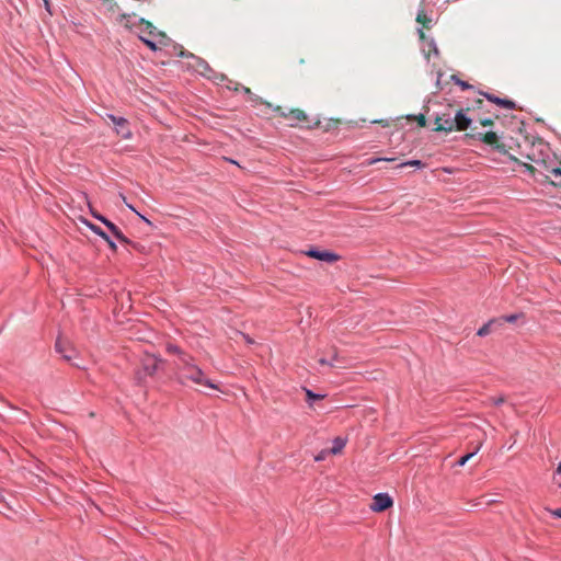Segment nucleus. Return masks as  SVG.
<instances>
[{
  "label": "nucleus",
  "instance_id": "31",
  "mask_svg": "<svg viewBox=\"0 0 561 561\" xmlns=\"http://www.w3.org/2000/svg\"><path fill=\"white\" fill-rule=\"evenodd\" d=\"M551 515L561 518V508L550 510Z\"/></svg>",
  "mask_w": 561,
  "mask_h": 561
},
{
  "label": "nucleus",
  "instance_id": "17",
  "mask_svg": "<svg viewBox=\"0 0 561 561\" xmlns=\"http://www.w3.org/2000/svg\"><path fill=\"white\" fill-rule=\"evenodd\" d=\"M551 178L547 179L546 181L549 182L553 186L561 187V168L559 169H551Z\"/></svg>",
  "mask_w": 561,
  "mask_h": 561
},
{
  "label": "nucleus",
  "instance_id": "19",
  "mask_svg": "<svg viewBox=\"0 0 561 561\" xmlns=\"http://www.w3.org/2000/svg\"><path fill=\"white\" fill-rule=\"evenodd\" d=\"M480 448H481V444H479L472 453L467 454L466 456L461 457L457 461V465L465 466L467 463V461H469L480 450Z\"/></svg>",
  "mask_w": 561,
  "mask_h": 561
},
{
  "label": "nucleus",
  "instance_id": "34",
  "mask_svg": "<svg viewBox=\"0 0 561 561\" xmlns=\"http://www.w3.org/2000/svg\"><path fill=\"white\" fill-rule=\"evenodd\" d=\"M419 36H420V39H422V41H424L426 38V35L423 30H419Z\"/></svg>",
  "mask_w": 561,
  "mask_h": 561
},
{
  "label": "nucleus",
  "instance_id": "33",
  "mask_svg": "<svg viewBox=\"0 0 561 561\" xmlns=\"http://www.w3.org/2000/svg\"><path fill=\"white\" fill-rule=\"evenodd\" d=\"M319 364H320V365H330V366H333V364H332L331 362H329V360H328L327 358H324V357H321V358L319 359Z\"/></svg>",
  "mask_w": 561,
  "mask_h": 561
},
{
  "label": "nucleus",
  "instance_id": "29",
  "mask_svg": "<svg viewBox=\"0 0 561 561\" xmlns=\"http://www.w3.org/2000/svg\"><path fill=\"white\" fill-rule=\"evenodd\" d=\"M480 124L482 126H493L494 122L492 118H484L480 121Z\"/></svg>",
  "mask_w": 561,
  "mask_h": 561
},
{
  "label": "nucleus",
  "instance_id": "40",
  "mask_svg": "<svg viewBox=\"0 0 561 561\" xmlns=\"http://www.w3.org/2000/svg\"><path fill=\"white\" fill-rule=\"evenodd\" d=\"M148 225H151L150 220L146 219L144 216L139 215Z\"/></svg>",
  "mask_w": 561,
  "mask_h": 561
},
{
  "label": "nucleus",
  "instance_id": "1",
  "mask_svg": "<svg viewBox=\"0 0 561 561\" xmlns=\"http://www.w3.org/2000/svg\"><path fill=\"white\" fill-rule=\"evenodd\" d=\"M167 352L175 354L178 359L175 360V378L178 382L183 386L195 385L205 386L210 389L218 390V386L213 383L210 379L206 377L204 371L196 365L195 359L192 355L181 350L178 345L168 343Z\"/></svg>",
  "mask_w": 561,
  "mask_h": 561
},
{
  "label": "nucleus",
  "instance_id": "21",
  "mask_svg": "<svg viewBox=\"0 0 561 561\" xmlns=\"http://www.w3.org/2000/svg\"><path fill=\"white\" fill-rule=\"evenodd\" d=\"M139 37L151 50H157L159 48V46L161 45V44H159V42L158 43L154 42L153 41L154 38H151V37L147 38L144 35H140Z\"/></svg>",
  "mask_w": 561,
  "mask_h": 561
},
{
  "label": "nucleus",
  "instance_id": "4",
  "mask_svg": "<svg viewBox=\"0 0 561 561\" xmlns=\"http://www.w3.org/2000/svg\"><path fill=\"white\" fill-rule=\"evenodd\" d=\"M273 111L286 119L290 127H298L301 123L308 122L307 114L300 108H289L286 111L282 106H275Z\"/></svg>",
  "mask_w": 561,
  "mask_h": 561
},
{
  "label": "nucleus",
  "instance_id": "36",
  "mask_svg": "<svg viewBox=\"0 0 561 561\" xmlns=\"http://www.w3.org/2000/svg\"><path fill=\"white\" fill-rule=\"evenodd\" d=\"M242 337L245 340L247 343L253 342L248 335L242 334Z\"/></svg>",
  "mask_w": 561,
  "mask_h": 561
},
{
  "label": "nucleus",
  "instance_id": "22",
  "mask_svg": "<svg viewBox=\"0 0 561 561\" xmlns=\"http://www.w3.org/2000/svg\"><path fill=\"white\" fill-rule=\"evenodd\" d=\"M408 165L416 167V168L424 167L422 161H420V160H411V161H407V162L400 163L397 168L401 169V168H404V167H408Z\"/></svg>",
  "mask_w": 561,
  "mask_h": 561
},
{
  "label": "nucleus",
  "instance_id": "39",
  "mask_svg": "<svg viewBox=\"0 0 561 561\" xmlns=\"http://www.w3.org/2000/svg\"><path fill=\"white\" fill-rule=\"evenodd\" d=\"M557 473H561V462L557 467Z\"/></svg>",
  "mask_w": 561,
  "mask_h": 561
},
{
  "label": "nucleus",
  "instance_id": "18",
  "mask_svg": "<svg viewBox=\"0 0 561 561\" xmlns=\"http://www.w3.org/2000/svg\"><path fill=\"white\" fill-rule=\"evenodd\" d=\"M416 22L422 24L424 28H431L432 19L426 15L424 10L419 11Z\"/></svg>",
  "mask_w": 561,
  "mask_h": 561
},
{
  "label": "nucleus",
  "instance_id": "23",
  "mask_svg": "<svg viewBox=\"0 0 561 561\" xmlns=\"http://www.w3.org/2000/svg\"><path fill=\"white\" fill-rule=\"evenodd\" d=\"M394 159L393 158H377V159H374V158H370V159H367L366 161H364V165L366 167H369V165H373L375 163H377L378 161H393Z\"/></svg>",
  "mask_w": 561,
  "mask_h": 561
},
{
  "label": "nucleus",
  "instance_id": "13",
  "mask_svg": "<svg viewBox=\"0 0 561 561\" xmlns=\"http://www.w3.org/2000/svg\"><path fill=\"white\" fill-rule=\"evenodd\" d=\"M56 351L62 355V357L66 359V360H71L72 359V353H73V350L70 347V345L68 344V342L66 341H62L60 339L57 340L56 342Z\"/></svg>",
  "mask_w": 561,
  "mask_h": 561
},
{
  "label": "nucleus",
  "instance_id": "37",
  "mask_svg": "<svg viewBox=\"0 0 561 561\" xmlns=\"http://www.w3.org/2000/svg\"><path fill=\"white\" fill-rule=\"evenodd\" d=\"M43 1H44L46 10L49 11V1L48 0H43Z\"/></svg>",
  "mask_w": 561,
  "mask_h": 561
},
{
  "label": "nucleus",
  "instance_id": "5",
  "mask_svg": "<svg viewBox=\"0 0 561 561\" xmlns=\"http://www.w3.org/2000/svg\"><path fill=\"white\" fill-rule=\"evenodd\" d=\"M161 362L162 359L154 355L145 354V356L141 358V370L137 373L138 379L140 380L142 376H153Z\"/></svg>",
  "mask_w": 561,
  "mask_h": 561
},
{
  "label": "nucleus",
  "instance_id": "10",
  "mask_svg": "<svg viewBox=\"0 0 561 561\" xmlns=\"http://www.w3.org/2000/svg\"><path fill=\"white\" fill-rule=\"evenodd\" d=\"M436 127L435 130L437 131H453L455 129V121L454 117L443 115L437 116L435 121Z\"/></svg>",
  "mask_w": 561,
  "mask_h": 561
},
{
  "label": "nucleus",
  "instance_id": "3",
  "mask_svg": "<svg viewBox=\"0 0 561 561\" xmlns=\"http://www.w3.org/2000/svg\"><path fill=\"white\" fill-rule=\"evenodd\" d=\"M470 137H478L482 142L485 145L491 146L495 150H497L501 153L507 154L512 160L517 161V158L514 157L507 149L506 145L501 142L499 140V136L494 131H488V133H478L473 134L472 131L468 134Z\"/></svg>",
  "mask_w": 561,
  "mask_h": 561
},
{
  "label": "nucleus",
  "instance_id": "8",
  "mask_svg": "<svg viewBox=\"0 0 561 561\" xmlns=\"http://www.w3.org/2000/svg\"><path fill=\"white\" fill-rule=\"evenodd\" d=\"M108 119L116 126V133L121 135L123 138L127 139L131 136V131L128 128V123L123 117H116L114 115H108Z\"/></svg>",
  "mask_w": 561,
  "mask_h": 561
},
{
  "label": "nucleus",
  "instance_id": "24",
  "mask_svg": "<svg viewBox=\"0 0 561 561\" xmlns=\"http://www.w3.org/2000/svg\"><path fill=\"white\" fill-rule=\"evenodd\" d=\"M306 396H307V400L308 401H311V400H320L323 398L322 394H317V393H313L311 390H308L306 389Z\"/></svg>",
  "mask_w": 561,
  "mask_h": 561
},
{
  "label": "nucleus",
  "instance_id": "25",
  "mask_svg": "<svg viewBox=\"0 0 561 561\" xmlns=\"http://www.w3.org/2000/svg\"><path fill=\"white\" fill-rule=\"evenodd\" d=\"M328 455H331L330 449H323L314 457V460L322 461L327 458Z\"/></svg>",
  "mask_w": 561,
  "mask_h": 561
},
{
  "label": "nucleus",
  "instance_id": "30",
  "mask_svg": "<svg viewBox=\"0 0 561 561\" xmlns=\"http://www.w3.org/2000/svg\"><path fill=\"white\" fill-rule=\"evenodd\" d=\"M491 400H492L493 404L499 405L505 401V398L499 397V398H492Z\"/></svg>",
  "mask_w": 561,
  "mask_h": 561
},
{
  "label": "nucleus",
  "instance_id": "2",
  "mask_svg": "<svg viewBox=\"0 0 561 561\" xmlns=\"http://www.w3.org/2000/svg\"><path fill=\"white\" fill-rule=\"evenodd\" d=\"M526 158L533 163H524L525 168L533 175L541 176V181L551 178V169H559V162L554 159L538 158L535 152L527 153Z\"/></svg>",
  "mask_w": 561,
  "mask_h": 561
},
{
  "label": "nucleus",
  "instance_id": "28",
  "mask_svg": "<svg viewBox=\"0 0 561 561\" xmlns=\"http://www.w3.org/2000/svg\"><path fill=\"white\" fill-rule=\"evenodd\" d=\"M517 319H518L517 314H511V316H506V317L502 318V320L510 322V323L515 322Z\"/></svg>",
  "mask_w": 561,
  "mask_h": 561
},
{
  "label": "nucleus",
  "instance_id": "20",
  "mask_svg": "<svg viewBox=\"0 0 561 561\" xmlns=\"http://www.w3.org/2000/svg\"><path fill=\"white\" fill-rule=\"evenodd\" d=\"M496 320H490L488 323L483 324L477 332L479 336H485L491 332V325L495 323Z\"/></svg>",
  "mask_w": 561,
  "mask_h": 561
},
{
  "label": "nucleus",
  "instance_id": "11",
  "mask_svg": "<svg viewBox=\"0 0 561 561\" xmlns=\"http://www.w3.org/2000/svg\"><path fill=\"white\" fill-rule=\"evenodd\" d=\"M455 129L467 130L470 126L471 119L467 116L463 110H459L454 116Z\"/></svg>",
  "mask_w": 561,
  "mask_h": 561
},
{
  "label": "nucleus",
  "instance_id": "14",
  "mask_svg": "<svg viewBox=\"0 0 561 561\" xmlns=\"http://www.w3.org/2000/svg\"><path fill=\"white\" fill-rule=\"evenodd\" d=\"M490 102H493L500 106H503L505 108H510V110H513L516 107V104L515 102H513L512 100H507V99H501V98H497L493 94H489V93H484L483 94Z\"/></svg>",
  "mask_w": 561,
  "mask_h": 561
},
{
  "label": "nucleus",
  "instance_id": "35",
  "mask_svg": "<svg viewBox=\"0 0 561 561\" xmlns=\"http://www.w3.org/2000/svg\"><path fill=\"white\" fill-rule=\"evenodd\" d=\"M92 215H93L96 219H99L100 221H101V218H104L102 215H100V214H98V213H95V211H92Z\"/></svg>",
  "mask_w": 561,
  "mask_h": 561
},
{
  "label": "nucleus",
  "instance_id": "16",
  "mask_svg": "<svg viewBox=\"0 0 561 561\" xmlns=\"http://www.w3.org/2000/svg\"><path fill=\"white\" fill-rule=\"evenodd\" d=\"M346 445V439L342 437H335L333 440V446L330 448L331 455H339L342 453Z\"/></svg>",
  "mask_w": 561,
  "mask_h": 561
},
{
  "label": "nucleus",
  "instance_id": "6",
  "mask_svg": "<svg viewBox=\"0 0 561 561\" xmlns=\"http://www.w3.org/2000/svg\"><path fill=\"white\" fill-rule=\"evenodd\" d=\"M139 25L144 28L140 30L141 35L147 34L151 38H160L159 44H164L167 36L163 32L157 30V27L145 19L139 20Z\"/></svg>",
  "mask_w": 561,
  "mask_h": 561
},
{
  "label": "nucleus",
  "instance_id": "12",
  "mask_svg": "<svg viewBox=\"0 0 561 561\" xmlns=\"http://www.w3.org/2000/svg\"><path fill=\"white\" fill-rule=\"evenodd\" d=\"M101 222H103L107 229L111 231V233L119 241V242H123V243H127L129 244L130 241L123 234V232L121 231V229L115 226L112 221H110L108 219L106 218H101Z\"/></svg>",
  "mask_w": 561,
  "mask_h": 561
},
{
  "label": "nucleus",
  "instance_id": "27",
  "mask_svg": "<svg viewBox=\"0 0 561 561\" xmlns=\"http://www.w3.org/2000/svg\"><path fill=\"white\" fill-rule=\"evenodd\" d=\"M414 118L416 119L419 126H421V127L426 126V117L423 114H420V115L415 116Z\"/></svg>",
  "mask_w": 561,
  "mask_h": 561
},
{
  "label": "nucleus",
  "instance_id": "15",
  "mask_svg": "<svg viewBox=\"0 0 561 561\" xmlns=\"http://www.w3.org/2000/svg\"><path fill=\"white\" fill-rule=\"evenodd\" d=\"M87 226H88V227H89V228H90L94 233H96V234H98V236H100L102 239H104V240L108 243V245H110V248H111L112 250H114V251L116 250V244H115V243L110 239V237L107 236V233H105V232L102 230V228H100L99 226H95V225H93V224H90V222H87Z\"/></svg>",
  "mask_w": 561,
  "mask_h": 561
},
{
  "label": "nucleus",
  "instance_id": "38",
  "mask_svg": "<svg viewBox=\"0 0 561 561\" xmlns=\"http://www.w3.org/2000/svg\"><path fill=\"white\" fill-rule=\"evenodd\" d=\"M255 102H260V103L264 104V102H262V101H261V100H259V99H255ZM265 105H266V106H268V107H271V106H272V105H271V103H265Z\"/></svg>",
  "mask_w": 561,
  "mask_h": 561
},
{
  "label": "nucleus",
  "instance_id": "9",
  "mask_svg": "<svg viewBox=\"0 0 561 561\" xmlns=\"http://www.w3.org/2000/svg\"><path fill=\"white\" fill-rule=\"evenodd\" d=\"M306 254L312 259L329 263L336 262L340 259L337 254L329 251L309 250Z\"/></svg>",
  "mask_w": 561,
  "mask_h": 561
},
{
  "label": "nucleus",
  "instance_id": "26",
  "mask_svg": "<svg viewBox=\"0 0 561 561\" xmlns=\"http://www.w3.org/2000/svg\"><path fill=\"white\" fill-rule=\"evenodd\" d=\"M453 79L455 80L456 84H458L459 87H461L462 90H466V89H469L471 88V85L458 78H456L455 76H453Z\"/></svg>",
  "mask_w": 561,
  "mask_h": 561
},
{
  "label": "nucleus",
  "instance_id": "41",
  "mask_svg": "<svg viewBox=\"0 0 561 561\" xmlns=\"http://www.w3.org/2000/svg\"><path fill=\"white\" fill-rule=\"evenodd\" d=\"M377 123L382 124L383 126H387V123H383V121H378Z\"/></svg>",
  "mask_w": 561,
  "mask_h": 561
},
{
  "label": "nucleus",
  "instance_id": "7",
  "mask_svg": "<svg viewBox=\"0 0 561 561\" xmlns=\"http://www.w3.org/2000/svg\"><path fill=\"white\" fill-rule=\"evenodd\" d=\"M393 505L392 499L387 493H378L374 496L370 510L374 512H383Z\"/></svg>",
  "mask_w": 561,
  "mask_h": 561
},
{
  "label": "nucleus",
  "instance_id": "32",
  "mask_svg": "<svg viewBox=\"0 0 561 561\" xmlns=\"http://www.w3.org/2000/svg\"><path fill=\"white\" fill-rule=\"evenodd\" d=\"M331 357L332 360H335L337 358V350L334 346L331 347Z\"/></svg>",
  "mask_w": 561,
  "mask_h": 561
}]
</instances>
